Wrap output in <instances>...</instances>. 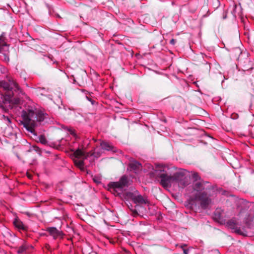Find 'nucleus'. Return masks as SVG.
<instances>
[{"mask_svg":"<svg viewBox=\"0 0 254 254\" xmlns=\"http://www.w3.org/2000/svg\"><path fill=\"white\" fill-rule=\"evenodd\" d=\"M3 103L0 104V107L5 110L6 108L10 107V104L12 102V98L11 95H6L3 97Z\"/></svg>","mask_w":254,"mask_h":254,"instance_id":"12","label":"nucleus"},{"mask_svg":"<svg viewBox=\"0 0 254 254\" xmlns=\"http://www.w3.org/2000/svg\"><path fill=\"white\" fill-rule=\"evenodd\" d=\"M211 202V200L210 198L203 200L200 201V206L202 208L205 209H206L208 205L210 204Z\"/></svg>","mask_w":254,"mask_h":254,"instance_id":"19","label":"nucleus"},{"mask_svg":"<svg viewBox=\"0 0 254 254\" xmlns=\"http://www.w3.org/2000/svg\"><path fill=\"white\" fill-rule=\"evenodd\" d=\"M0 86L2 87L4 90L10 91L12 92L13 94V90L17 92L19 96L20 95H24V92L19 86L18 84L15 81V80L11 78H8V82L5 81H0Z\"/></svg>","mask_w":254,"mask_h":254,"instance_id":"5","label":"nucleus"},{"mask_svg":"<svg viewBox=\"0 0 254 254\" xmlns=\"http://www.w3.org/2000/svg\"><path fill=\"white\" fill-rule=\"evenodd\" d=\"M23 127L28 131L34 133L35 128L48 118V115L44 111L37 110L34 105H27L21 112Z\"/></svg>","mask_w":254,"mask_h":254,"instance_id":"1","label":"nucleus"},{"mask_svg":"<svg viewBox=\"0 0 254 254\" xmlns=\"http://www.w3.org/2000/svg\"><path fill=\"white\" fill-rule=\"evenodd\" d=\"M167 170H169L165 167L160 166L155 169L154 172V175L156 178H159L160 183L164 188H167L171 186L173 183L172 175H169V172Z\"/></svg>","mask_w":254,"mask_h":254,"instance_id":"3","label":"nucleus"},{"mask_svg":"<svg viewBox=\"0 0 254 254\" xmlns=\"http://www.w3.org/2000/svg\"><path fill=\"white\" fill-rule=\"evenodd\" d=\"M176 43V40L174 39H172L170 41V44L172 45H174Z\"/></svg>","mask_w":254,"mask_h":254,"instance_id":"26","label":"nucleus"},{"mask_svg":"<svg viewBox=\"0 0 254 254\" xmlns=\"http://www.w3.org/2000/svg\"><path fill=\"white\" fill-rule=\"evenodd\" d=\"M20 100L18 98L14 99V103L15 104H17L19 103Z\"/></svg>","mask_w":254,"mask_h":254,"instance_id":"28","label":"nucleus"},{"mask_svg":"<svg viewBox=\"0 0 254 254\" xmlns=\"http://www.w3.org/2000/svg\"><path fill=\"white\" fill-rule=\"evenodd\" d=\"M81 158H76L74 159V164L75 165L80 168L81 170H84V162L83 159H80Z\"/></svg>","mask_w":254,"mask_h":254,"instance_id":"17","label":"nucleus"},{"mask_svg":"<svg viewBox=\"0 0 254 254\" xmlns=\"http://www.w3.org/2000/svg\"><path fill=\"white\" fill-rule=\"evenodd\" d=\"M3 118L8 124H10L11 123L10 119L7 116H5L4 115H3Z\"/></svg>","mask_w":254,"mask_h":254,"instance_id":"25","label":"nucleus"},{"mask_svg":"<svg viewBox=\"0 0 254 254\" xmlns=\"http://www.w3.org/2000/svg\"><path fill=\"white\" fill-rule=\"evenodd\" d=\"M240 225L235 217L229 220L226 223V226L233 230L235 233L239 235H243V233L241 229Z\"/></svg>","mask_w":254,"mask_h":254,"instance_id":"8","label":"nucleus"},{"mask_svg":"<svg viewBox=\"0 0 254 254\" xmlns=\"http://www.w3.org/2000/svg\"><path fill=\"white\" fill-rule=\"evenodd\" d=\"M192 177L195 181H197L200 179L197 173H193L192 174Z\"/></svg>","mask_w":254,"mask_h":254,"instance_id":"24","label":"nucleus"},{"mask_svg":"<svg viewBox=\"0 0 254 254\" xmlns=\"http://www.w3.org/2000/svg\"><path fill=\"white\" fill-rule=\"evenodd\" d=\"M9 45L6 43L2 41L1 38L0 37V56L1 60L8 63L9 62Z\"/></svg>","mask_w":254,"mask_h":254,"instance_id":"7","label":"nucleus"},{"mask_svg":"<svg viewBox=\"0 0 254 254\" xmlns=\"http://www.w3.org/2000/svg\"><path fill=\"white\" fill-rule=\"evenodd\" d=\"M101 147L102 149L104 150H106L108 151H112L113 152H115L116 150L114 149L113 146L111 145L110 143L108 142H105V141H102L100 143Z\"/></svg>","mask_w":254,"mask_h":254,"instance_id":"16","label":"nucleus"},{"mask_svg":"<svg viewBox=\"0 0 254 254\" xmlns=\"http://www.w3.org/2000/svg\"><path fill=\"white\" fill-rule=\"evenodd\" d=\"M74 155L76 158L85 159L86 158L85 153L80 149H78L75 151Z\"/></svg>","mask_w":254,"mask_h":254,"instance_id":"18","label":"nucleus"},{"mask_svg":"<svg viewBox=\"0 0 254 254\" xmlns=\"http://www.w3.org/2000/svg\"><path fill=\"white\" fill-rule=\"evenodd\" d=\"M223 210L220 208H217L214 212L213 214V218L214 219L221 223V224H225V220L222 217Z\"/></svg>","mask_w":254,"mask_h":254,"instance_id":"11","label":"nucleus"},{"mask_svg":"<svg viewBox=\"0 0 254 254\" xmlns=\"http://www.w3.org/2000/svg\"><path fill=\"white\" fill-rule=\"evenodd\" d=\"M128 186L127 177L123 176L118 182H110L108 185V190L115 195H120L124 188Z\"/></svg>","mask_w":254,"mask_h":254,"instance_id":"4","label":"nucleus"},{"mask_svg":"<svg viewBox=\"0 0 254 254\" xmlns=\"http://www.w3.org/2000/svg\"><path fill=\"white\" fill-rule=\"evenodd\" d=\"M13 224L15 228L20 232H26L28 229V227L17 217L14 219Z\"/></svg>","mask_w":254,"mask_h":254,"instance_id":"10","label":"nucleus"},{"mask_svg":"<svg viewBox=\"0 0 254 254\" xmlns=\"http://www.w3.org/2000/svg\"><path fill=\"white\" fill-rule=\"evenodd\" d=\"M86 98H87V100L88 101H89L92 105H94L95 104V101L94 100H92V99H91L88 97H86Z\"/></svg>","mask_w":254,"mask_h":254,"instance_id":"27","label":"nucleus"},{"mask_svg":"<svg viewBox=\"0 0 254 254\" xmlns=\"http://www.w3.org/2000/svg\"><path fill=\"white\" fill-rule=\"evenodd\" d=\"M195 199L198 201H201L203 200L209 198L205 192L199 191L197 192L195 196Z\"/></svg>","mask_w":254,"mask_h":254,"instance_id":"15","label":"nucleus"},{"mask_svg":"<svg viewBox=\"0 0 254 254\" xmlns=\"http://www.w3.org/2000/svg\"><path fill=\"white\" fill-rule=\"evenodd\" d=\"M243 70L245 72V73L246 74H250L251 73H253V76H254V67H253V65H252L249 68H247L246 67L244 66Z\"/></svg>","mask_w":254,"mask_h":254,"instance_id":"20","label":"nucleus"},{"mask_svg":"<svg viewBox=\"0 0 254 254\" xmlns=\"http://www.w3.org/2000/svg\"><path fill=\"white\" fill-rule=\"evenodd\" d=\"M254 217L251 214H248L245 218L244 222L247 226H249L253 220Z\"/></svg>","mask_w":254,"mask_h":254,"instance_id":"21","label":"nucleus"},{"mask_svg":"<svg viewBox=\"0 0 254 254\" xmlns=\"http://www.w3.org/2000/svg\"><path fill=\"white\" fill-rule=\"evenodd\" d=\"M127 195L136 204L134 209H131L133 214L138 215L139 213H143L145 209L141 205L148 203V200L139 194L137 191L134 192H128Z\"/></svg>","mask_w":254,"mask_h":254,"instance_id":"2","label":"nucleus"},{"mask_svg":"<svg viewBox=\"0 0 254 254\" xmlns=\"http://www.w3.org/2000/svg\"><path fill=\"white\" fill-rule=\"evenodd\" d=\"M39 141L43 144H46L48 142L46 137L43 135H40L39 136Z\"/></svg>","mask_w":254,"mask_h":254,"instance_id":"23","label":"nucleus"},{"mask_svg":"<svg viewBox=\"0 0 254 254\" xmlns=\"http://www.w3.org/2000/svg\"><path fill=\"white\" fill-rule=\"evenodd\" d=\"M187 171L184 169H179L172 176L173 182L178 183L180 187L182 188L188 185L186 180V173Z\"/></svg>","mask_w":254,"mask_h":254,"instance_id":"6","label":"nucleus"},{"mask_svg":"<svg viewBox=\"0 0 254 254\" xmlns=\"http://www.w3.org/2000/svg\"><path fill=\"white\" fill-rule=\"evenodd\" d=\"M93 73H94L97 76H98L99 75L94 70H93Z\"/></svg>","mask_w":254,"mask_h":254,"instance_id":"30","label":"nucleus"},{"mask_svg":"<svg viewBox=\"0 0 254 254\" xmlns=\"http://www.w3.org/2000/svg\"><path fill=\"white\" fill-rule=\"evenodd\" d=\"M206 184L209 185V183L208 182H196L193 184V188L198 192L202 190L209 189V185L207 186L206 188H205L204 186Z\"/></svg>","mask_w":254,"mask_h":254,"instance_id":"14","label":"nucleus"},{"mask_svg":"<svg viewBox=\"0 0 254 254\" xmlns=\"http://www.w3.org/2000/svg\"><path fill=\"white\" fill-rule=\"evenodd\" d=\"M128 166L130 170L133 171L135 173H137L142 168L141 164L135 160L130 161Z\"/></svg>","mask_w":254,"mask_h":254,"instance_id":"13","label":"nucleus"},{"mask_svg":"<svg viewBox=\"0 0 254 254\" xmlns=\"http://www.w3.org/2000/svg\"><path fill=\"white\" fill-rule=\"evenodd\" d=\"M46 231L49 233V235L51 236L54 240L58 239H63L64 237L63 232L54 227L47 228Z\"/></svg>","mask_w":254,"mask_h":254,"instance_id":"9","label":"nucleus"},{"mask_svg":"<svg viewBox=\"0 0 254 254\" xmlns=\"http://www.w3.org/2000/svg\"><path fill=\"white\" fill-rule=\"evenodd\" d=\"M183 252L184 254H188L189 250L187 249H184Z\"/></svg>","mask_w":254,"mask_h":254,"instance_id":"29","label":"nucleus"},{"mask_svg":"<svg viewBox=\"0 0 254 254\" xmlns=\"http://www.w3.org/2000/svg\"><path fill=\"white\" fill-rule=\"evenodd\" d=\"M26 249L25 245H22L18 248L17 253L18 254H23L26 251Z\"/></svg>","mask_w":254,"mask_h":254,"instance_id":"22","label":"nucleus"}]
</instances>
